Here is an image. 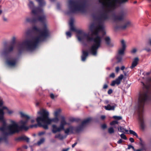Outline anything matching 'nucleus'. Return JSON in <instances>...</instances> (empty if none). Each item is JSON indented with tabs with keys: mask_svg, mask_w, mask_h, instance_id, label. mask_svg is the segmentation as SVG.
Here are the masks:
<instances>
[{
	"mask_svg": "<svg viewBox=\"0 0 151 151\" xmlns=\"http://www.w3.org/2000/svg\"><path fill=\"white\" fill-rule=\"evenodd\" d=\"M119 70L120 68L119 67H116L115 68V71L116 72L118 73L119 72Z\"/></svg>",
	"mask_w": 151,
	"mask_h": 151,
	"instance_id": "44",
	"label": "nucleus"
},
{
	"mask_svg": "<svg viewBox=\"0 0 151 151\" xmlns=\"http://www.w3.org/2000/svg\"><path fill=\"white\" fill-rule=\"evenodd\" d=\"M121 137L125 140L127 139V138L125 135L124 134H122L120 135Z\"/></svg>",
	"mask_w": 151,
	"mask_h": 151,
	"instance_id": "39",
	"label": "nucleus"
},
{
	"mask_svg": "<svg viewBox=\"0 0 151 151\" xmlns=\"http://www.w3.org/2000/svg\"><path fill=\"white\" fill-rule=\"evenodd\" d=\"M145 87H146V88L147 89H148V88H149L148 86H146Z\"/></svg>",
	"mask_w": 151,
	"mask_h": 151,
	"instance_id": "63",
	"label": "nucleus"
},
{
	"mask_svg": "<svg viewBox=\"0 0 151 151\" xmlns=\"http://www.w3.org/2000/svg\"><path fill=\"white\" fill-rule=\"evenodd\" d=\"M114 130L112 127H110L108 129V132L110 134H112L114 132Z\"/></svg>",
	"mask_w": 151,
	"mask_h": 151,
	"instance_id": "33",
	"label": "nucleus"
},
{
	"mask_svg": "<svg viewBox=\"0 0 151 151\" xmlns=\"http://www.w3.org/2000/svg\"><path fill=\"white\" fill-rule=\"evenodd\" d=\"M125 50V49L120 48L118 50V54L123 56L124 55V51Z\"/></svg>",
	"mask_w": 151,
	"mask_h": 151,
	"instance_id": "24",
	"label": "nucleus"
},
{
	"mask_svg": "<svg viewBox=\"0 0 151 151\" xmlns=\"http://www.w3.org/2000/svg\"><path fill=\"white\" fill-rule=\"evenodd\" d=\"M122 55H120L118 54L116 57V59L117 60L118 62H121L122 60Z\"/></svg>",
	"mask_w": 151,
	"mask_h": 151,
	"instance_id": "31",
	"label": "nucleus"
},
{
	"mask_svg": "<svg viewBox=\"0 0 151 151\" xmlns=\"http://www.w3.org/2000/svg\"><path fill=\"white\" fill-rule=\"evenodd\" d=\"M66 5L67 14L83 12L85 9V3L80 0H68Z\"/></svg>",
	"mask_w": 151,
	"mask_h": 151,
	"instance_id": "5",
	"label": "nucleus"
},
{
	"mask_svg": "<svg viewBox=\"0 0 151 151\" xmlns=\"http://www.w3.org/2000/svg\"><path fill=\"white\" fill-rule=\"evenodd\" d=\"M139 60V58L137 57L134 58L132 63L131 66L129 68L131 69H133L137 65Z\"/></svg>",
	"mask_w": 151,
	"mask_h": 151,
	"instance_id": "14",
	"label": "nucleus"
},
{
	"mask_svg": "<svg viewBox=\"0 0 151 151\" xmlns=\"http://www.w3.org/2000/svg\"><path fill=\"white\" fill-rule=\"evenodd\" d=\"M131 25L132 23L129 21H127L124 22H121L119 24L116 26L115 28L116 29L123 30L126 29Z\"/></svg>",
	"mask_w": 151,
	"mask_h": 151,
	"instance_id": "11",
	"label": "nucleus"
},
{
	"mask_svg": "<svg viewBox=\"0 0 151 151\" xmlns=\"http://www.w3.org/2000/svg\"><path fill=\"white\" fill-rule=\"evenodd\" d=\"M29 119H21L18 124L15 121L12 119L9 120L10 124L8 125V133L7 134H12L19 131L21 129L27 130L30 128L35 127H36L37 124L32 125L29 126H26V124Z\"/></svg>",
	"mask_w": 151,
	"mask_h": 151,
	"instance_id": "4",
	"label": "nucleus"
},
{
	"mask_svg": "<svg viewBox=\"0 0 151 151\" xmlns=\"http://www.w3.org/2000/svg\"><path fill=\"white\" fill-rule=\"evenodd\" d=\"M116 106V105L115 104H114L112 106H111L110 104H108L107 106H105L104 107L107 110H114Z\"/></svg>",
	"mask_w": 151,
	"mask_h": 151,
	"instance_id": "16",
	"label": "nucleus"
},
{
	"mask_svg": "<svg viewBox=\"0 0 151 151\" xmlns=\"http://www.w3.org/2000/svg\"><path fill=\"white\" fill-rule=\"evenodd\" d=\"M122 142V140L120 139L119 141L117 142V143L118 144H121V143Z\"/></svg>",
	"mask_w": 151,
	"mask_h": 151,
	"instance_id": "54",
	"label": "nucleus"
},
{
	"mask_svg": "<svg viewBox=\"0 0 151 151\" xmlns=\"http://www.w3.org/2000/svg\"><path fill=\"white\" fill-rule=\"evenodd\" d=\"M28 6L32 10V12L35 15L41 14H45L43 12V9L41 7L43 6H40V7H35L33 3L31 1H29Z\"/></svg>",
	"mask_w": 151,
	"mask_h": 151,
	"instance_id": "8",
	"label": "nucleus"
},
{
	"mask_svg": "<svg viewBox=\"0 0 151 151\" xmlns=\"http://www.w3.org/2000/svg\"><path fill=\"white\" fill-rule=\"evenodd\" d=\"M149 99V97L147 93H146L142 95V103L147 101Z\"/></svg>",
	"mask_w": 151,
	"mask_h": 151,
	"instance_id": "17",
	"label": "nucleus"
},
{
	"mask_svg": "<svg viewBox=\"0 0 151 151\" xmlns=\"http://www.w3.org/2000/svg\"><path fill=\"white\" fill-rule=\"evenodd\" d=\"M148 44L149 45L151 46V38H149L148 41Z\"/></svg>",
	"mask_w": 151,
	"mask_h": 151,
	"instance_id": "45",
	"label": "nucleus"
},
{
	"mask_svg": "<svg viewBox=\"0 0 151 151\" xmlns=\"http://www.w3.org/2000/svg\"><path fill=\"white\" fill-rule=\"evenodd\" d=\"M37 114L39 115L36 119L37 125L40 127H42L45 129H48V125L51 124L52 122L57 123L59 120L58 117H55L52 119L49 118V112L45 109L40 110L37 112Z\"/></svg>",
	"mask_w": 151,
	"mask_h": 151,
	"instance_id": "3",
	"label": "nucleus"
},
{
	"mask_svg": "<svg viewBox=\"0 0 151 151\" xmlns=\"http://www.w3.org/2000/svg\"><path fill=\"white\" fill-rule=\"evenodd\" d=\"M137 49L136 48H134L132 49L130 51V52L131 54H135L137 51Z\"/></svg>",
	"mask_w": 151,
	"mask_h": 151,
	"instance_id": "34",
	"label": "nucleus"
},
{
	"mask_svg": "<svg viewBox=\"0 0 151 151\" xmlns=\"http://www.w3.org/2000/svg\"><path fill=\"white\" fill-rule=\"evenodd\" d=\"M118 122L117 121H114L110 123V124L111 125H113L116 124H118Z\"/></svg>",
	"mask_w": 151,
	"mask_h": 151,
	"instance_id": "38",
	"label": "nucleus"
},
{
	"mask_svg": "<svg viewBox=\"0 0 151 151\" xmlns=\"http://www.w3.org/2000/svg\"><path fill=\"white\" fill-rule=\"evenodd\" d=\"M129 132L130 134H133L136 137H138V135L137 133L131 130H129Z\"/></svg>",
	"mask_w": 151,
	"mask_h": 151,
	"instance_id": "35",
	"label": "nucleus"
},
{
	"mask_svg": "<svg viewBox=\"0 0 151 151\" xmlns=\"http://www.w3.org/2000/svg\"><path fill=\"white\" fill-rule=\"evenodd\" d=\"M4 112L3 110L0 109V122L3 123L1 127H0V130L2 132H4L6 134L8 133V126H7L5 121L4 119Z\"/></svg>",
	"mask_w": 151,
	"mask_h": 151,
	"instance_id": "9",
	"label": "nucleus"
},
{
	"mask_svg": "<svg viewBox=\"0 0 151 151\" xmlns=\"http://www.w3.org/2000/svg\"><path fill=\"white\" fill-rule=\"evenodd\" d=\"M31 123H33L35 122V120L34 119H31Z\"/></svg>",
	"mask_w": 151,
	"mask_h": 151,
	"instance_id": "59",
	"label": "nucleus"
},
{
	"mask_svg": "<svg viewBox=\"0 0 151 151\" xmlns=\"http://www.w3.org/2000/svg\"><path fill=\"white\" fill-rule=\"evenodd\" d=\"M106 127V124H104L102 125V127L103 129H105Z\"/></svg>",
	"mask_w": 151,
	"mask_h": 151,
	"instance_id": "53",
	"label": "nucleus"
},
{
	"mask_svg": "<svg viewBox=\"0 0 151 151\" xmlns=\"http://www.w3.org/2000/svg\"><path fill=\"white\" fill-rule=\"evenodd\" d=\"M126 15V13H124L118 15L114 16L113 20L115 22H119L122 20L124 16Z\"/></svg>",
	"mask_w": 151,
	"mask_h": 151,
	"instance_id": "13",
	"label": "nucleus"
},
{
	"mask_svg": "<svg viewBox=\"0 0 151 151\" xmlns=\"http://www.w3.org/2000/svg\"><path fill=\"white\" fill-rule=\"evenodd\" d=\"M106 118V116L104 115H102L101 116V119L104 120Z\"/></svg>",
	"mask_w": 151,
	"mask_h": 151,
	"instance_id": "52",
	"label": "nucleus"
},
{
	"mask_svg": "<svg viewBox=\"0 0 151 151\" xmlns=\"http://www.w3.org/2000/svg\"><path fill=\"white\" fill-rule=\"evenodd\" d=\"M50 96L51 98L52 99H54L55 97H57V96H55L53 93H51Z\"/></svg>",
	"mask_w": 151,
	"mask_h": 151,
	"instance_id": "42",
	"label": "nucleus"
},
{
	"mask_svg": "<svg viewBox=\"0 0 151 151\" xmlns=\"http://www.w3.org/2000/svg\"><path fill=\"white\" fill-rule=\"evenodd\" d=\"M112 90L111 89H109L108 91V93L109 94H111L112 93Z\"/></svg>",
	"mask_w": 151,
	"mask_h": 151,
	"instance_id": "47",
	"label": "nucleus"
},
{
	"mask_svg": "<svg viewBox=\"0 0 151 151\" xmlns=\"http://www.w3.org/2000/svg\"><path fill=\"white\" fill-rule=\"evenodd\" d=\"M142 129L143 128H144L145 126V125L144 124V122H143L142 120Z\"/></svg>",
	"mask_w": 151,
	"mask_h": 151,
	"instance_id": "55",
	"label": "nucleus"
},
{
	"mask_svg": "<svg viewBox=\"0 0 151 151\" xmlns=\"http://www.w3.org/2000/svg\"><path fill=\"white\" fill-rule=\"evenodd\" d=\"M143 50H146L148 52H151V47H146L144 48Z\"/></svg>",
	"mask_w": 151,
	"mask_h": 151,
	"instance_id": "36",
	"label": "nucleus"
},
{
	"mask_svg": "<svg viewBox=\"0 0 151 151\" xmlns=\"http://www.w3.org/2000/svg\"><path fill=\"white\" fill-rule=\"evenodd\" d=\"M4 134L6 136L5 137H0V143L4 141H5L7 137L6 136L9 135V134H6L5 133L3 132Z\"/></svg>",
	"mask_w": 151,
	"mask_h": 151,
	"instance_id": "28",
	"label": "nucleus"
},
{
	"mask_svg": "<svg viewBox=\"0 0 151 151\" xmlns=\"http://www.w3.org/2000/svg\"><path fill=\"white\" fill-rule=\"evenodd\" d=\"M118 131L122 132H127L128 131V130L125 129L124 128L122 127L121 126H119L118 127Z\"/></svg>",
	"mask_w": 151,
	"mask_h": 151,
	"instance_id": "27",
	"label": "nucleus"
},
{
	"mask_svg": "<svg viewBox=\"0 0 151 151\" xmlns=\"http://www.w3.org/2000/svg\"><path fill=\"white\" fill-rule=\"evenodd\" d=\"M108 87V86L107 84H105L103 88L104 89H106Z\"/></svg>",
	"mask_w": 151,
	"mask_h": 151,
	"instance_id": "51",
	"label": "nucleus"
},
{
	"mask_svg": "<svg viewBox=\"0 0 151 151\" xmlns=\"http://www.w3.org/2000/svg\"><path fill=\"white\" fill-rule=\"evenodd\" d=\"M151 73V70L150 72H147V75H149Z\"/></svg>",
	"mask_w": 151,
	"mask_h": 151,
	"instance_id": "62",
	"label": "nucleus"
},
{
	"mask_svg": "<svg viewBox=\"0 0 151 151\" xmlns=\"http://www.w3.org/2000/svg\"><path fill=\"white\" fill-rule=\"evenodd\" d=\"M3 103V101L0 98V106H1Z\"/></svg>",
	"mask_w": 151,
	"mask_h": 151,
	"instance_id": "48",
	"label": "nucleus"
},
{
	"mask_svg": "<svg viewBox=\"0 0 151 151\" xmlns=\"http://www.w3.org/2000/svg\"><path fill=\"white\" fill-rule=\"evenodd\" d=\"M131 148L133 150H135V149H134V147L133 146H132V145H128V149H130Z\"/></svg>",
	"mask_w": 151,
	"mask_h": 151,
	"instance_id": "41",
	"label": "nucleus"
},
{
	"mask_svg": "<svg viewBox=\"0 0 151 151\" xmlns=\"http://www.w3.org/2000/svg\"><path fill=\"white\" fill-rule=\"evenodd\" d=\"M5 63L8 66L14 67L16 65L17 62L15 59L9 56L5 57Z\"/></svg>",
	"mask_w": 151,
	"mask_h": 151,
	"instance_id": "10",
	"label": "nucleus"
},
{
	"mask_svg": "<svg viewBox=\"0 0 151 151\" xmlns=\"http://www.w3.org/2000/svg\"><path fill=\"white\" fill-rule=\"evenodd\" d=\"M38 1L40 6H44L45 4V2L44 0H36Z\"/></svg>",
	"mask_w": 151,
	"mask_h": 151,
	"instance_id": "29",
	"label": "nucleus"
},
{
	"mask_svg": "<svg viewBox=\"0 0 151 151\" xmlns=\"http://www.w3.org/2000/svg\"><path fill=\"white\" fill-rule=\"evenodd\" d=\"M24 147L25 149H27V146H24Z\"/></svg>",
	"mask_w": 151,
	"mask_h": 151,
	"instance_id": "61",
	"label": "nucleus"
},
{
	"mask_svg": "<svg viewBox=\"0 0 151 151\" xmlns=\"http://www.w3.org/2000/svg\"><path fill=\"white\" fill-rule=\"evenodd\" d=\"M73 22L74 19L72 18L70 19L69 22L70 29L71 31L76 32V29L73 25Z\"/></svg>",
	"mask_w": 151,
	"mask_h": 151,
	"instance_id": "15",
	"label": "nucleus"
},
{
	"mask_svg": "<svg viewBox=\"0 0 151 151\" xmlns=\"http://www.w3.org/2000/svg\"><path fill=\"white\" fill-rule=\"evenodd\" d=\"M39 16L37 17L32 18L30 16H27L25 18L24 23L34 22L37 21H39L42 23H46L47 22V16L45 14H37Z\"/></svg>",
	"mask_w": 151,
	"mask_h": 151,
	"instance_id": "6",
	"label": "nucleus"
},
{
	"mask_svg": "<svg viewBox=\"0 0 151 151\" xmlns=\"http://www.w3.org/2000/svg\"><path fill=\"white\" fill-rule=\"evenodd\" d=\"M121 43L122 46L121 48L126 49L127 47V45L126 42L124 40H122L121 41Z\"/></svg>",
	"mask_w": 151,
	"mask_h": 151,
	"instance_id": "25",
	"label": "nucleus"
},
{
	"mask_svg": "<svg viewBox=\"0 0 151 151\" xmlns=\"http://www.w3.org/2000/svg\"><path fill=\"white\" fill-rule=\"evenodd\" d=\"M141 105H142V95L140 92L139 95L138 101L136 106V111L138 116V118L141 126L142 124V121L141 119Z\"/></svg>",
	"mask_w": 151,
	"mask_h": 151,
	"instance_id": "7",
	"label": "nucleus"
},
{
	"mask_svg": "<svg viewBox=\"0 0 151 151\" xmlns=\"http://www.w3.org/2000/svg\"><path fill=\"white\" fill-rule=\"evenodd\" d=\"M104 40L106 45L109 46L110 45V43L111 41L110 38L109 37L106 36L104 38Z\"/></svg>",
	"mask_w": 151,
	"mask_h": 151,
	"instance_id": "26",
	"label": "nucleus"
},
{
	"mask_svg": "<svg viewBox=\"0 0 151 151\" xmlns=\"http://www.w3.org/2000/svg\"><path fill=\"white\" fill-rule=\"evenodd\" d=\"M32 30L35 33V35L17 45V49L19 52L24 50L32 51L37 47L40 42L45 40L50 35V32L46 25L41 29L35 26H33Z\"/></svg>",
	"mask_w": 151,
	"mask_h": 151,
	"instance_id": "1",
	"label": "nucleus"
},
{
	"mask_svg": "<svg viewBox=\"0 0 151 151\" xmlns=\"http://www.w3.org/2000/svg\"><path fill=\"white\" fill-rule=\"evenodd\" d=\"M83 54L81 56V60L84 61L88 55V52L86 51L83 50Z\"/></svg>",
	"mask_w": 151,
	"mask_h": 151,
	"instance_id": "21",
	"label": "nucleus"
},
{
	"mask_svg": "<svg viewBox=\"0 0 151 151\" xmlns=\"http://www.w3.org/2000/svg\"><path fill=\"white\" fill-rule=\"evenodd\" d=\"M77 144V142H75V143L73 144L72 145V147L73 148Z\"/></svg>",
	"mask_w": 151,
	"mask_h": 151,
	"instance_id": "56",
	"label": "nucleus"
},
{
	"mask_svg": "<svg viewBox=\"0 0 151 151\" xmlns=\"http://www.w3.org/2000/svg\"><path fill=\"white\" fill-rule=\"evenodd\" d=\"M3 21L4 22H7L8 21L7 19L5 17H3Z\"/></svg>",
	"mask_w": 151,
	"mask_h": 151,
	"instance_id": "50",
	"label": "nucleus"
},
{
	"mask_svg": "<svg viewBox=\"0 0 151 151\" xmlns=\"http://www.w3.org/2000/svg\"><path fill=\"white\" fill-rule=\"evenodd\" d=\"M91 120V118H88L83 121L81 124L78 126L71 125L70 123L67 122L64 117H62L59 126L53 124L52 126V132L56 133L64 131L66 135L79 132Z\"/></svg>",
	"mask_w": 151,
	"mask_h": 151,
	"instance_id": "2",
	"label": "nucleus"
},
{
	"mask_svg": "<svg viewBox=\"0 0 151 151\" xmlns=\"http://www.w3.org/2000/svg\"><path fill=\"white\" fill-rule=\"evenodd\" d=\"M109 77L111 78H114L115 77V75L114 73H111L109 75Z\"/></svg>",
	"mask_w": 151,
	"mask_h": 151,
	"instance_id": "43",
	"label": "nucleus"
},
{
	"mask_svg": "<svg viewBox=\"0 0 151 151\" xmlns=\"http://www.w3.org/2000/svg\"><path fill=\"white\" fill-rule=\"evenodd\" d=\"M45 132H40L39 133V135L40 136H41L42 135L45 134Z\"/></svg>",
	"mask_w": 151,
	"mask_h": 151,
	"instance_id": "46",
	"label": "nucleus"
},
{
	"mask_svg": "<svg viewBox=\"0 0 151 151\" xmlns=\"http://www.w3.org/2000/svg\"><path fill=\"white\" fill-rule=\"evenodd\" d=\"M66 35L67 37H70L71 35V34L70 32H66Z\"/></svg>",
	"mask_w": 151,
	"mask_h": 151,
	"instance_id": "40",
	"label": "nucleus"
},
{
	"mask_svg": "<svg viewBox=\"0 0 151 151\" xmlns=\"http://www.w3.org/2000/svg\"><path fill=\"white\" fill-rule=\"evenodd\" d=\"M134 151H141L142 150L141 149H137V150H134Z\"/></svg>",
	"mask_w": 151,
	"mask_h": 151,
	"instance_id": "60",
	"label": "nucleus"
},
{
	"mask_svg": "<svg viewBox=\"0 0 151 151\" xmlns=\"http://www.w3.org/2000/svg\"><path fill=\"white\" fill-rule=\"evenodd\" d=\"M69 148H68L66 149H63V150L62 151H68V150H69Z\"/></svg>",
	"mask_w": 151,
	"mask_h": 151,
	"instance_id": "57",
	"label": "nucleus"
},
{
	"mask_svg": "<svg viewBox=\"0 0 151 151\" xmlns=\"http://www.w3.org/2000/svg\"><path fill=\"white\" fill-rule=\"evenodd\" d=\"M1 109L3 110V111L4 110L6 109L7 111V113L9 115H12L14 113V111L13 110L9 109L6 107L3 106L2 108Z\"/></svg>",
	"mask_w": 151,
	"mask_h": 151,
	"instance_id": "20",
	"label": "nucleus"
},
{
	"mask_svg": "<svg viewBox=\"0 0 151 151\" xmlns=\"http://www.w3.org/2000/svg\"><path fill=\"white\" fill-rule=\"evenodd\" d=\"M123 78V75L122 74H121L115 80L112 81L111 85L112 86H114L116 84L117 85L120 84Z\"/></svg>",
	"mask_w": 151,
	"mask_h": 151,
	"instance_id": "12",
	"label": "nucleus"
},
{
	"mask_svg": "<svg viewBox=\"0 0 151 151\" xmlns=\"http://www.w3.org/2000/svg\"><path fill=\"white\" fill-rule=\"evenodd\" d=\"M61 110L60 109H56L54 111L53 115L55 117H58L61 112Z\"/></svg>",
	"mask_w": 151,
	"mask_h": 151,
	"instance_id": "22",
	"label": "nucleus"
},
{
	"mask_svg": "<svg viewBox=\"0 0 151 151\" xmlns=\"http://www.w3.org/2000/svg\"><path fill=\"white\" fill-rule=\"evenodd\" d=\"M66 137V136H63L60 133L57 134L55 136V138H58L60 140H62L65 138Z\"/></svg>",
	"mask_w": 151,
	"mask_h": 151,
	"instance_id": "23",
	"label": "nucleus"
},
{
	"mask_svg": "<svg viewBox=\"0 0 151 151\" xmlns=\"http://www.w3.org/2000/svg\"><path fill=\"white\" fill-rule=\"evenodd\" d=\"M19 114L20 115V117L23 118V119H30V117L29 115L22 111L20 112Z\"/></svg>",
	"mask_w": 151,
	"mask_h": 151,
	"instance_id": "19",
	"label": "nucleus"
},
{
	"mask_svg": "<svg viewBox=\"0 0 151 151\" xmlns=\"http://www.w3.org/2000/svg\"><path fill=\"white\" fill-rule=\"evenodd\" d=\"M125 68V67L124 66H122L121 69L122 70H123Z\"/></svg>",
	"mask_w": 151,
	"mask_h": 151,
	"instance_id": "58",
	"label": "nucleus"
},
{
	"mask_svg": "<svg viewBox=\"0 0 151 151\" xmlns=\"http://www.w3.org/2000/svg\"><path fill=\"white\" fill-rule=\"evenodd\" d=\"M28 32L27 31L26 32V33L27 34H28Z\"/></svg>",
	"mask_w": 151,
	"mask_h": 151,
	"instance_id": "64",
	"label": "nucleus"
},
{
	"mask_svg": "<svg viewBox=\"0 0 151 151\" xmlns=\"http://www.w3.org/2000/svg\"><path fill=\"white\" fill-rule=\"evenodd\" d=\"M16 140L17 141L24 140L26 141L27 142H28L29 141V139L25 136L22 135L17 138L16 139Z\"/></svg>",
	"mask_w": 151,
	"mask_h": 151,
	"instance_id": "18",
	"label": "nucleus"
},
{
	"mask_svg": "<svg viewBox=\"0 0 151 151\" xmlns=\"http://www.w3.org/2000/svg\"><path fill=\"white\" fill-rule=\"evenodd\" d=\"M14 47V45L13 44L10 45L7 49V51L8 52H11L13 50Z\"/></svg>",
	"mask_w": 151,
	"mask_h": 151,
	"instance_id": "30",
	"label": "nucleus"
},
{
	"mask_svg": "<svg viewBox=\"0 0 151 151\" xmlns=\"http://www.w3.org/2000/svg\"><path fill=\"white\" fill-rule=\"evenodd\" d=\"M129 141L131 142H134V140L133 138H132L131 137L129 139Z\"/></svg>",
	"mask_w": 151,
	"mask_h": 151,
	"instance_id": "49",
	"label": "nucleus"
},
{
	"mask_svg": "<svg viewBox=\"0 0 151 151\" xmlns=\"http://www.w3.org/2000/svg\"><path fill=\"white\" fill-rule=\"evenodd\" d=\"M113 118L114 119L117 120H119L122 119V117L121 116H114Z\"/></svg>",
	"mask_w": 151,
	"mask_h": 151,
	"instance_id": "37",
	"label": "nucleus"
},
{
	"mask_svg": "<svg viewBox=\"0 0 151 151\" xmlns=\"http://www.w3.org/2000/svg\"><path fill=\"white\" fill-rule=\"evenodd\" d=\"M45 141V139L44 138H42L38 142L37 144L38 145H40L43 143Z\"/></svg>",
	"mask_w": 151,
	"mask_h": 151,
	"instance_id": "32",
	"label": "nucleus"
}]
</instances>
